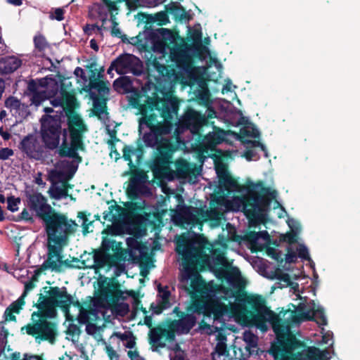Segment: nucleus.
<instances>
[{"label":"nucleus","instance_id":"1","mask_svg":"<svg viewBox=\"0 0 360 360\" xmlns=\"http://www.w3.org/2000/svg\"><path fill=\"white\" fill-rule=\"evenodd\" d=\"M226 249L219 243L211 244L202 238L191 240L181 236L176 239V250L182 259L181 283L192 303L185 315H179L174 309L179 319L172 322L173 330L187 333L202 316L200 330L214 335L217 341L212 360H242L255 352L257 338L245 330L244 349L238 346L240 339L236 338L233 348L227 350L225 321L233 319L241 325L255 326L262 331L271 325L277 337L276 344L269 351L275 360H329L327 350L306 347L290 331L293 326L306 321L326 325L323 307L310 301L276 314L266 306L263 297L255 295L248 296L244 304L238 292L246 281L240 270L231 266L226 258Z\"/></svg>","mask_w":360,"mask_h":360},{"label":"nucleus","instance_id":"2","mask_svg":"<svg viewBox=\"0 0 360 360\" xmlns=\"http://www.w3.org/2000/svg\"><path fill=\"white\" fill-rule=\"evenodd\" d=\"M216 173L219 176L220 186L227 193L220 196L217 202L220 206L219 211L212 210L203 212L194 210L188 214L187 219L191 221L200 220L214 221L212 227L219 226L226 211H243L250 220L251 225L263 222L269 209L270 198L268 191L262 183H254L247 179L244 184H240L230 174L227 165L222 159L214 160Z\"/></svg>","mask_w":360,"mask_h":360},{"label":"nucleus","instance_id":"3","mask_svg":"<svg viewBox=\"0 0 360 360\" xmlns=\"http://www.w3.org/2000/svg\"><path fill=\"white\" fill-rule=\"evenodd\" d=\"M151 116L147 115L146 117L140 121V128L141 129L143 123H146L153 129L152 132L145 134L143 139L146 146H157L158 149L153 169L155 176L169 181L175 177L188 178L190 180L195 179L200 174V170L195 164H190L183 159H179L174 163L171 161L173 153L180 146L181 142L179 137L180 127H176L174 131L172 138L175 139L176 143H173L169 139L172 132L170 121L167 120L163 125H155V123L159 122Z\"/></svg>","mask_w":360,"mask_h":360},{"label":"nucleus","instance_id":"4","mask_svg":"<svg viewBox=\"0 0 360 360\" xmlns=\"http://www.w3.org/2000/svg\"><path fill=\"white\" fill-rule=\"evenodd\" d=\"M39 311L32 315V323L22 328L28 335H32L36 340H49L53 343L56 335V326L48 321V317H53L56 314V307L65 308L71 302L70 296L61 288H50L45 296L39 299Z\"/></svg>","mask_w":360,"mask_h":360},{"label":"nucleus","instance_id":"5","mask_svg":"<svg viewBox=\"0 0 360 360\" xmlns=\"http://www.w3.org/2000/svg\"><path fill=\"white\" fill-rule=\"evenodd\" d=\"M132 293V291L121 290L112 281L107 278L102 281L99 295L92 300L89 309L80 310L79 318L81 322L86 323L87 333L93 335L97 334L103 326V320L110 316L120 300H124Z\"/></svg>","mask_w":360,"mask_h":360},{"label":"nucleus","instance_id":"6","mask_svg":"<svg viewBox=\"0 0 360 360\" xmlns=\"http://www.w3.org/2000/svg\"><path fill=\"white\" fill-rule=\"evenodd\" d=\"M145 103H139V101L136 102V107L139 110V113L141 117L139 120V131L140 133L142 132L143 127L146 126L148 127L150 131L149 133L152 132V128L148 126L146 123H143L141 129L140 128V121L143 120L145 117H146L148 115H152L151 117L153 119H156L159 122L158 125H163L166 120H169V124L172 125V131L175 130V127H176V113H178L179 110V102L177 98L174 97L171 92L167 93L163 98L160 101L154 100L152 98H147L146 100H143ZM158 125L157 123L155 124ZM148 134V132H147ZM146 134L144 133L141 141L143 143V146L150 147L149 146H146L145 142L143 141V136ZM141 146H143V144H141ZM158 148L157 146H155ZM158 151V149H157Z\"/></svg>","mask_w":360,"mask_h":360},{"label":"nucleus","instance_id":"7","mask_svg":"<svg viewBox=\"0 0 360 360\" xmlns=\"http://www.w3.org/2000/svg\"><path fill=\"white\" fill-rule=\"evenodd\" d=\"M27 205L30 210L41 219L46 226V231L65 227L69 230L77 224L68 220L65 216L55 212L47 202V199L40 193H32L27 195Z\"/></svg>","mask_w":360,"mask_h":360},{"label":"nucleus","instance_id":"8","mask_svg":"<svg viewBox=\"0 0 360 360\" xmlns=\"http://www.w3.org/2000/svg\"><path fill=\"white\" fill-rule=\"evenodd\" d=\"M160 37L155 41L154 50L163 54H169V58L174 62L181 71H186L189 68L191 58L188 51L175 43L172 33L167 29L160 30Z\"/></svg>","mask_w":360,"mask_h":360},{"label":"nucleus","instance_id":"9","mask_svg":"<svg viewBox=\"0 0 360 360\" xmlns=\"http://www.w3.org/2000/svg\"><path fill=\"white\" fill-rule=\"evenodd\" d=\"M77 226L71 229L65 227L46 231L48 235V258L44 263L46 269L58 271L63 265L60 255L63 248L67 244L68 234L73 233Z\"/></svg>","mask_w":360,"mask_h":360},{"label":"nucleus","instance_id":"10","mask_svg":"<svg viewBox=\"0 0 360 360\" xmlns=\"http://www.w3.org/2000/svg\"><path fill=\"white\" fill-rule=\"evenodd\" d=\"M69 129L70 131V146L67 143V131L63 132V143L60 154L67 157L77 158V150H83L82 134L86 131L85 124L78 115L72 114L69 117Z\"/></svg>","mask_w":360,"mask_h":360},{"label":"nucleus","instance_id":"11","mask_svg":"<svg viewBox=\"0 0 360 360\" xmlns=\"http://www.w3.org/2000/svg\"><path fill=\"white\" fill-rule=\"evenodd\" d=\"M41 136L49 148H56L60 143L61 126L59 117L44 115L41 119Z\"/></svg>","mask_w":360,"mask_h":360},{"label":"nucleus","instance_id":"12","mask_svg":"<svg viewBox=\"0 0 360 360\" xmlns=\"http://www.w3.org/2000/svg\"><path fill=\"white\" fill-rule=\"evenodd\" d=\"M68 168V162L65 160H63L57 165L54 169L49 172V178L53 183V185L49 190V193L51 198L60 200L68 196L66 182L58 184L57 181H62L65 179Z\"/></svg>","mask_w":360,"mask_h":360},{"label":"nucleus","instance_id":"13","mask_svg":"<svg viewBox=\"0 0 360 360\" xmlns=\"http://www.w3.org/2000/svg\"><path fill=\"white\" fill-rule=\"evenodd\" d=\"M216 112L214 110L210 108H207L206 115H201L198 112L189 109L185 113L182 120L178 119L176 117V127H180V133L183 131L184 129H190L193 134H198L200 128L205 124L208 119H211L215 117Z\"/></svg>","mask_w":360,"mask_h":360},{"label":"nucleus","instance_id":"14","mask_svg":"<svg viewBox=\"0 0 360 360\" xmlns=\"http://www.w3.org/2000/svg\"><path fill=\"white\" fill-rule=\"evenodd\" d=\"M102 246L105 251L112 250L114 251L113 254L110 255L107 252L94 255V263L97 269H101L106 267V271L112 266H116L117 260L120 257V253L119 250L121 249V243H117L115 240L108 238L107 236L103 237Z\"/></svg>","mask_w":360,"mask_h":360},{"label":"nucleus","instance_id":"15","mask_svg":"<svg viewBox=\"0 0 360 360\" xmlns=\"http://www.w3.org/2000/svg\"><path fill=\"white\" fill-rule=\"evenodd\" d=\"M51 78L45 77L37 82H30L28 89L31 92V101L35 106L39 105L41 102L51 96L53 90L52 85H55Z\"/></svg>","mask_w":360,"mask_h":360},{"label":"nucleus","instance_id":"16","mask_svg":"<svg viewBox=\"0 0 360 360\" xmlns=\"http://www.w3.org/2000/svg\"><path fill=\"white\" fill-rule=\"evenodd\" d=\"M217 174H218L217 173ZM217 176L219 179V175H217ZM219 187L220 191L222 193V195H220V193H218V195H219L217 196V199H213L212 200V208H211V210L210 211L209 210L205 211L202 209L193 208V207H184L183 205H178L175 214H174L172 215V217L174 218V220L176 221L177 223H179L180 224H182V225H184V224L190 225L191 224V225H193V226L195 225V224H201L202 222L206 221L207 220H200V221H190L187 219V217L189 214L188 213L190 212H193V210H200V211L203 212H210L212 210L219 211L220 210V206L219 205V204L217 202V199L220 196L226 195V194L227 193V191H226L224 190V188H222L220 186V182L219 181Z\"/></svg>","mask_w":360,"mask_h":360},{"label":"nucleus","instance_id":"17","mask_svg":"<svg viewBox=\"0 0 360 360\" xmlns=\"http://www.w3.org/2000/svg\"><path fill=\"white\" fill-rule=\"evenodd\" d=\"M113 70L120 75L129 72L138 74L141 70V63L137 57L131 54H124L120 56L112 63L108 70V73L110 74Z\"/></svg>","mask_w":360,"mask_h":360},{"label":"nucleus","instance_id":"18","mask_svg":"<svg viewBox=\"0 0 360 360\" xmlns=\"http://www.w3.org/2000/svg\"><path fill=\"white\" fill-rule=\"evenodd\" d=\"M233 134L236 139H240L243 143L247 144V148L251 146L253 148L260 147L262 150H265L264 146L259 141L248 140V138H257L259 136V131L252 123L246 124L240 128L239 134L234 133Z\"/></svg>","mask_w":360,"mask_h":360},{"label":"nucleus","instance_id":"19","mask_svg":"<svg viewBox=\"0 0 360 360\" xmlns=\"http://www.w3.org/2000/svg\"><path fill=\"white\" fill-rule=\"evenodd\" d=\"M20 148L30 158L38 160L42 157L43 146L34 135L25 137L20 143Z\"/></svg>","mask_w":360,"mask_h":360},{"label":"nucleus","instance_id":"20","mask_svg":"<svg viewBox=\"0 0 360 360\" xmlns=\"http://www.w3.org/2000/svg\"><path fill=\"white\" fill-rule=\"evenodd\" d=\"M245 238L250 243L251 250L255 252L264 250L270 243L269 236L265 231H250L245 234Z\"/></svg>","mask_w":360,"mask_h":360},{"label":"nucleus","instance_id":"21","mask_svg":"<svg viewBox=\"0 0 360 360\" xmlns=\"http://www.w3.org/2000/svg\"><path fill=\"white\" fill-rule=\"evenodd\" d=\"M33 285L31 283L25 285V290L24 293L16 301L13 302L5 311L4 315L6 321H14L15 319V314H19L20 310L25 305V297L27 292L32 290Z\"/></svg>","mask_w":360,"mask_h":360},{"label":"nucleus","instance_id":"22","mask_svg":"<svg viewBox=\"0 0 360 360\" xmlns=\"http://www.w3.org/2000/svg\"><path fill=\"white\" fill-rule=\"evenodd\" d=\"M276 279L279 281V285L281 288L290 286L291 290L296 295V299L303 300L306 302V297H303L301 295L298 284L292 282L290 276L288 274L278 271L276 273Z\"/></svg>","mask_w":360,"mask_h":360},{"label":"nucleus","instance_id":"23","mask_svg":"<svg viewBox=\"0 0 360 360\" xmlns=\"http://www.w3.org/2000/svg\"><path fill=\"white\" fill-rule=\"evenodd\" d=\"M51 103L55 107H60L62 112L65 108L71 109L75 107V97L73 94L69 91L62 92L60 97H57L52 100Z\"/></svg>","mask_w":360,"mask_h":360},{"label":"nucleus","instance_id":"24","mask_svg":"<svg viewBox=\"0 0 360 360\" xmlns=\"http://www.w3.org/2000/svg\"><path fill=\"white\" fill-rule=\"evenodd\" d=\"M229 133L224 130H217L209 133L203 140V144L208 149L213 150L214 146L226 139Z\"/></svg>","mask_w":360,"mask_h":360},{"label":"nucleus","instance_id":"25","mask_svg":"<svg viewBox=\"0 0 360 360\" xmlns=\"http://www.w3.org/2000/svg\"><path fill=\"white\" fill-rule=\"evenodd\" d=\"M21 65V60L15 56H8L0 59V72L8 74L16 70Z\"/></svg>","mask_w":360,"mask_h":360},{"label":"nucleus","instance_id":"26","mask_svg":"<svg viewBox=\"0 0 360 360\" xmlns=\"http://www.w3.org/2000/svg\"><path fill=\"white\" fill-rule=\"evenodd\" d=\"M108 211L103 213L105 220L111 221L115 224L125 219V210L119 206H110Z\"/></svg>","mask_w":360,"mask_h":360},{"label":"nucleus","instance_id":"27","mask_svg":"<svg viewBox=\"0 0 360 360\" xmlns=\"http://www.w3.org/2000/svg\"><path fill=\"white\" fill-rule=\"evenodd\" d=\"M5 105L15 117L22 118L26 113V106L14 97L8 98L6 101Z\"/></svg>","mask_w":360,"mask_h":360},{"label":"nucleus","instance_id":"28","mask_svg":"<svg viewBox=\"0 0 360 360\" xmlns=\"http://www.w3.org/2000/svg\"><path fill=\"white\" fill-rule=\"evenodd\" d=\"M291 232L285 236L284 240L290 243H293L297 240V234L301 231V225L300 222L295 219H288L287 221Z\"/></svg>","mask_w":360,"mask_h":360},{"label":"nucleus","instance_id":"29","mask_svg":"<svg viewBox=\"0 0 360 360\" xmlns=\"http://www.w3.org/2000/svg\"><path fill=\"white\" fill-rule=\"evenodd\" d=\"M193 94L202 103L207 104L208 103L210 95L205 82L200 81L198 89H193Z\"/></svg>","mask_w":360,"mask_h":360},{"label":"nucleus","instance_id":"30","mask_svg":"<svg viewBox=\"0 0 360 360\" xmlns=\"http://www.w3.org/2000/svg\"><path fill=\"white\" fill-rule=\"evenodd\" d=\"M159 299L158 303L161 309H167L172 304V298L170 292L168 290L167 287L162 288L158 287Z\"/></svg>","mask_w":360,"mask_h":360},{"label":"nucleus","instance_id":"31","mask_svg":"<svg viewBox=\"0 0 360 360\" xmlns=\"http://www.w3.org/2000/svg\"><path fill=\"white\" fill-rule=\"evenodd\" d=\"M106 105L104 100L95 99L94 101V112L101 120L107 117Z\"/></svg>","mask_w":360,"mask_h":360},{"label":"nucleus","instance_id":"32","mask_svg":"<svg viewBox=\"0 0 360 360\" xmlns=\"http://www.w3.org/2000/svg\"><path fill=\"white\" fill-rule=\"evenodd\" d=\"M91 86L93 89H97L99 94L102 96H105V95H108L109 92V82H104V81H92L91 80L89 82Z\"/></svg>","mask_w":360,"mask_h":360},{"label":"nucleus","instance_id":"33","mask_svg":"<svg viewBox=\"0 0 360 360\" xmlns=\"http://www.w3.org/2000/svg\"><path fill=\"white\" fill-rule=\"evenodd\" d=\"M170 360H185V354L178 345H175L173 351L169 354Z\"/></svg>","mask_w":360,"mask_h":360},{"label":"nucleus","instance_id":"34","mask_svg":"<svg viewBox=\"0 0 360 360\" xmlns=\"http://www.w3.org/2000/svg\"><path fill=\"white\" fill-rule=\"evenodd\" d=\"M322 340L321 343L324 345H333V333L330 331H326L323 328L321 329Z\"/></svg>","mask_w":360,"mask_h":360},{"label":"nucleus","instance_id":"35","mask_svg":"<svg viewBox=\"0 0 360 360\" xmlns=\"http://www.w3.org/2000/svg\"><path fill=\"white\" fill-rule=\"evenodd\" d=\"M296 252L300 258L306 260L310 259L308 250L304 245L301 244L298 245L296 248Z\"/></svg>","mask_w":360,"mask_h":360},{"label":"nucleus","instance_id":"36","mask_svg":"<svg viewBox=\"0 0 360 360\" xmlns=\"http://www.w3.org/2000/svg\"><path fill=\"white\" fill-rule=\"evenodd\" d=\"M75 75L78 79V82H80L82 86H86V83L87 82L86 77L84 74V71L81 68H77L75 70Z\"/></svg>","mask_w":360,"mask_h":360},{"label":"nucleus","instance_id":"37","mask_svg":"<svg viewBox=\"0 0 360 360\" xmlns=\"http://www.w3.org/2000/svg\"><path fill=\"white\" fill-rule=\"evenodd\" d=\"M154 21L158 22L160 25H165L169 22V18L165 12H160L155 15Z\"/></svg>","mask_w":360,"mask_h":360},{"label":"nucleus","instance_id":"38","mask_svg":"<svg viewBox=\"0 0 360 360\" xmlns=\"http://www.w3.org/2000/svg\"><path fill=\"white\" fill-rule=\"evenodd\" d=\"M20 200L14 197H9L7 200L8 209L11 212H15L18 210Z\"/></svg>","mask_w":360,"mask_h":360},{"label":"nucleus","instance_id":"39","mask_svg":"<svg viewBox=\"0 0 360 360\" xmlns=\"http://www.w3.org/2000/svg\"><path fill=\"white\" fill-rule=\"evenodd\" d=\"M135 153L134 150L132 149L131 147L126 146L123 149V158L125 160L129 161V165L131 167L132 162H131V156Z\"/></svg>","mask_w":360,"mask_h":360},{"label":"nucleus","instance_id":"40","mask_svg":"<svg viewBox=\"0 0 360 360\" xmlns=\"http://www.w3.org/2000/svg\"><path fill=\"white\" fill-rule=\"evenodd\" d=\"M105 351L106 354H108L110 360H117L118 359V355L116 352V351L113 349V347L108 345L105 344Z\"/></svg>","mask_w":360,"mask_h":360},{"label":"nucleus","instance_id":"41","mask_svg":"<svg viewBox=\"0 0 360 360\" xmlns=\"http://www.w3.org/2000/svg\"><path fill=\"white\" fill-rule=\"evenodd\" d=\"M78 217L83 219V222H82V225L83 227V231H84V234H86V233H89L90 231L89 228L92 225V222L89 221L86 215L82 212H79L78 214Z\"/></svg>","mask_w":360,"mask_h":360},{"label":"nucleus","instance_id":"42","mask_svg":"<svg viewBox=\"0 0 360 360\" xmlns=\"http://www.w3.org/2000/svg\"><path fill=\"white\" fill-rule=\"evenodd\" d=\"M34 41L37 48L44 49L46 46V41L41 35H37L34 37Z\"/></svg>","mask_w":360,"mask_h":360},{"label":"nucleus","instance_id":"43","mask_svg":"<svg viewBox=\"0 0 360 360\" xmlns=\"http://www.w3.org/2000/svg\"><path fill=\"white\" fill-rule=\"evenodd\" d=\"M64 11L63 9L60 8H56L53 12L50 14V18L51 19H56L57 20H62L63 19Z\"/></svg>","mask_w":360,"mask_h":360},{"label":"nucleus","instance_id":"44","mask_svg":"<svg viewBox=\"0 0 360 360\" xmlns=\"http://www.w3.org/2000/svg\"><path fill=\"white\" fill-rule=\"evenodd\" d=\"M13 155V150L8 148H4L0 150V160H7Z\"/></svg>","mask_w":360,"mask_h":360},{"label":"nucleus","instance_id":"45","mask_svg":"<svg viewBox=\"0 0 360 360\" xmlns=\"http://www.w3.org/2000/svg\"><path fill=\"white\" fill-rule=\"evenodd\" d=\"M224 82H225V84H224V85L222 88V91H221V93L223 94H224L227 92H229V91H232L233 89L236 88V86L232 84V82L231 81V79H225Z\"/></svg>","mask_w":360,"mask_h":360},{"label":"nucleus","instance_id":"46","mask_svg":"<svg viewBox=\"0 0 360 360\" xmlns=\"http://www.w3.org/2000/svg\"><path fill=\"white\" fill-rule=\"evenodd\" d=\"M297 259V255L292 250H288L285 255V260L288 263L295 262Z\"/></svg>","mask_w":360,"mask_h":360},{"label":"nucleus","instance_id":"47","mask_svg":"<svg viewBox=\"0 0 360 360\" xmlns=\"http://www.w3.org/2000/svg\"><path fill=\"white\" fill-rule=\"evenodd\" d=\"M128 356L131 359V360H143L141 357L139 356V353L136 350H129L128 352Z\"/></svg>","mask_w":360,"mask_h":360},{"label":"nucleus","instance_id":"48","mask_svg":"<svg viewBox=\"0 0 360 360\" xmlns=\"http://www.w3.org/2000/svg\"><path fill=\"white\" fill-rule=\"evenodd\" d=\"M106 6L109 8L110 11H113L117 9V4L115 1H112L110 0H103Z\"/></svg>","mask_w":360,"mask_h":360},{"label":"nucleus","instance_id":"49","mask_svg":"<svg viewBox=\"0 0 360 360\" xmlns=\"http://www.w3.org/2000/svg\"><path fill=\"white\" fill-rule=\"evenodd\" d=\"M21 218L26 221H30L32 219V215L29 210L24 209L21 212Z\"/></svg>","mask_w":360,"mask_h":360},{"label":"nucleus","instance_id":"50","mask_svg":"<svg viewBox=\"0 0 360 360\" xmlns=\"http://www.w3.org/2000/svg\"><path fill=\"white\" fill-rule=\"evenodd\" d=\"M103 234H110V235H117L119 233V231L115 226H108L105 230L102 232Z\"/></svg>","mask_w":360,"mask_h":360},{"label":"nucleus","instance_id":"51","mask_svg":"<svg viewBox=\"0 0 360 360\" xmlns=\"http://www.w3.org/2000/svg\"><path fill=\"white\" fill-rule=\"evenodd\" d=\"M248 161L252 160L255 159V153L253 150H247V151L244 153L243 155Z\"/></svg>","mask_w":360,"mask_h":360},{"label":"nucleus","instance_id":"52","mask_svg":"<svg viewBox=\"0 0 360 360\" xmlns=\"http://www.w3.org/2000/svg\"><path fill=\"white\" fill-rule=\"evenodd\" d=\"M112 34L115 37H121V31L115 22H113V27H112Z\"/></svg>","mask_w":360,"mask_h":360},{"label":"nucleus","instance_id":"53","mask_svg":"<svg viewBox=\"0 0 360 360\" xmlns=\"http://www.w3.org/2000/svg\"><path fill=\"white\" fill-rule=\"evenodd\" d=\"M0 135L4 140H8L11 136L10 134L8 131H4L3 127L0 128Z\"/></svg>","mask_w":360,"mask_h":360},{"label":"nucleus","instance_id":"54","mask_svg":"<svg viewBox=\"0 0 360 360\" xmlns=\"http://www.w3.org/2000/svg\"><path fill=\"white\" fill-rule=\"evenodd\" d=\"M8 358L10 360H22V359H20L21 354L20 352H13Z\"/></svg>","mask_w":360,"mask_h":360},{"label":"nucleus","instance_id":"55","mask_svg":"<svg viewBox=\"0 0 360 360\" xmlns=\"http://www.w3.org/2000/svg\"><path fill=\"white\" fill-rule=\"evenodd\" d=\"M22 360H41L39 357L34 355H28V354H24L23 358Z\"/></svg>","mask_w":360,"mask_h":360},{"label":"nucleus","instance_id":"56","mask_svg":"<svg viewBox=\"0 0 360 360\" xmlns=\"http://www.w3.org/2000/svg\"><path fill=\"white\" fill-rule=\"evenodd\" d=\"M9 4H13L15 6H20L22 4L21 0H7Z\"/></svg>","mask_w":360,"mask_h":360},{"label":"nucleus","instance_id":"57","mask_svg":"<svg viewBox=\"0 0 360 360\" xmlns=\"http://www.w3.org/2000/svg\"><path fill=\"white\" fill-rule=\"evenodd\" d=\"M35 182L38 184V185H43L44 184V182L41 178V173H39L38 174V176L36 177L35 179Z\"/></svg>","mask_w":360,"mask_h":360},{"label":"nucleus","instance_id":"58","mask_svg":"<svg viewBox=\"0 0 360 360\" xmlns=\"http://www.w3.org/2000/svg\"><path fill=\"white\" fill-rule=\"evenodd\" d=\"M90 44H91V47L94 49L95 51H98V45L96 44L95 40L94 39H91V41H90Z\"/></svg>","mask_w":360,"mask_h":360},{"label":"nucleus","instance_id":"59","mask_svg":"<svg viewBox=\"0 0 360 360\" xmlns=\"http://www.w3.org/2000/svg\"><path fill=\"white\" fill-rule=\"evenodd\" d=\"M144 323L148 326L150 327L152 326L151 319L149 316H146L144 319Z\"/></svg>","mask_w":360,"mask_h":360},{"label":"nucleus","instance_id":"60","mask_svg":"<svg viewBox=\"0 0 360 360\" xmlns=\"http://www.w3.org/2000/svg\"><path fill=\"white\" fill-rule=\"evenodd\" d=\"M123 79H116L114 82V86L115 88L117 89L120 85L122 84Z\"/></svg>","mask_w":360,"mask_h":360},{"label":"nucleus","instance_id":"61","mask_svg":"<svg viewBox=\"0 0 360 360\" xmlns=\"http://www.w3.org/2000/svg\"><path fill=\"white\" fill-rule=\"evenodd\" d=\"M4 219V211L0 206V221H3Z\"/></svg>","mask_w":360,"mask_h":360},{"label":"nucleus","instance_id":"62","mask_svg":"<svg viewBox=\"0 0 360 360\" xmlns=\"http://www.w3.org/2000/svg\"><path fill=\"white\" fill-rule=\"evenodd\" d=\"M6 115V112L5 110H2L0 112V120H1Z\"/></svg>","mask_w":360,"mask_h":360},{"label":"nucleus","instance_id":"63","mask_svg":"<svg viewBox=\"0 0 360 360\" xmlns=\"http://www.w3.org/2000/svg\"><path fill=\"white\" fill-rule=\"evenodd\" d=\"M44 111H45L46 113H50V112H53V110H52V108H51L46 107V108H44Z\"/></svg>","mask_w":360,"mask_h":360},{"label":"nucleus","instance_id":"64","mask_svg":"<svg viewBox=\"0 0 360 360\" xmlns=\"http://www.w3.org/2000/svg\"><path fill=\"white\" fill-rule=\"evenodd\" d=\"M134 342H129L127 343V347H130V348H132L133 347V345H134Z\"/></svg>","mask_w":360,"mask_h":360}]
</instances>
